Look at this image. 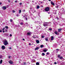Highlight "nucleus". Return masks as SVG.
I'll return each instance as SVG.
<instances>
[{
  "instance_id": "nucleus-1",
  "label": "nucleus",
  "mask_w": 65,
  "mask_h": 65,
  "mask_svg": "<svg viewBox=\"0 0 65 65\" xmlns=\"http://www.w3.org/2000/svg\"><path fill=\"white\" fill-rule=\"evenodd\" d=\"M3 42L5 45H7L8 44V42L6 40H4Z\"/></svg>"
},
{
  "instance_id": "nucleus-2",
  "label": "nucleus",
  "mask_w": 65,
  "mask_h": 65,
  "mask_svg": "<svg viewBox=\"0 0 65 65\" xmlns=\"http://www.w3.org/2000/svg\"><path fill=\"white\" fill-rule=\"evenodd\" d=\"M49 9L50 8H49V7H47L45 8V11H49Z\"/></svg>"
},
{
  "instance_id": "nucleus-3",
  "label": "nucleus",
  "mask_w": 65,
  "mask_h": 65,
  "mask_svg": "<svg viewBox=\"0 0 65 65\" xmlns=\"http://www.w3.org/2000/svg\"><path fill=\"white\" fill-rule=\"evenodd\" d=\"M54 33L56 35H59V32H58V31H55Z\"/></svg>"
},
{
  "instance_id": "nucleus-4",
  "label": "nucleus",
  "mask_w": 65,
  "mask_h": 65,
  "mask_svg": "<svg viewBox=\"0 0 65 65\" xmlns=\"http://www.w3.org/2000/svg\"><path fill=\"white\" fill-rule=\"evenodd\" d=\"M1 48L2 50H5V47L4 45H3L2 46Z\"/></svg>"
},
{
  "instance_id": "nucleus-5",
  "label": "nucleus",
  "mask_w": 65,
  "mask_h": 65,
  "mask_svg": "<svg viewBox=\"0 0 65 65\" xmlns=\"http://www.w3.org/2000/svg\"><path fill=\"white\" fill-rule=\"evenodd\" d=\"M2 8L3 10H5L6 9V6H3L2 7Z\"/></svg>"
},
{
  "instance_id": "nucleus-6",
  "label": "nucleus",
  "mask_w": 65,
  "mask_h": 65,
  "mask_svg": "<svg viewBox=\"0 0 65 65\" xmlns=\"http://www.w3.org/2000/svg\"><path fill=\"white\" fill-rule=\"evenodd\" d=\"M8 62L10 64H12L13 63L12 61L11 60H9V61Z\"/></svg>"
},
{
  "instance_id": "nucleus-7",
  "label": "nucleus",
  "mask_w": 65,
  "mask_h": 65,
  "mask_svg": "<svg viewBox=\"0 0 65 65\" xmlns=\"http://www.w3.org/2000/svg\"><path fill=\"white\" fill-rule=\"evenodd\" d=\"M48 25V24H46L44 23L43 24V25L44 26V27H46V26H47Z\"/></svg>"
},
{
  "instance_id": "nucleus-8",
  "label": "nucleus",
  "mask_w": 65,
  "mask_h": 65,
  "mask_svg": "<svg viewBox=\"0 0 65 65\" xmlns=\"http://www.w3.org/2000/svg\"><path fill=\"white\" fill-rule=\"evenodd\" d=\"M36 41L37 43H39V41L38 40H36Z\"/></svg>"
},
{
  "instance_id": "nucleus-9",
  "label": "nucleus",
  "mask_w": 65,
  "mask_h": 65,
  "mask_svg": "<svg viewBox=\"0 0 65 65\" xmlns=\"http://www.w3.org/2000/svg\"><path fill=\"white\" fill-rule=\"evenodd\" d=\"M38 49H39V47H36V48H35V51H36V50H38Z\"/></svg>"
},
{
  "instance_id": "nucleus-10",
  "label": "nucleus",
  "mask_w": 65,
  "mask_h": 65,
  "mask_svg": "<svg viewBox=\"0 0 65 65\" xmlns=\"http://www.w3.org/2000/svg\"><path fill=\"white\" fill-rule=\"evenodd\" d=\"M61 30H62V29H61V28L59 29H58V32H60V31H61Z\"/></svg>"
},
{
  "instance_id": "nucleus-11",
  "label": "nucleus",
  "mask_w": 65,
  "mask_h": 65,
  "mask_svg": "<svg viewBox=\"0 0 65 65\" xmlns=\"http://www.w3.org/2000/svg\"><path fill=\"white\" fill-rule=\"evenodd\" d=\"M51 4L52 5H55V4H54L52 2H51Z\"/></svg>"
},
{
  "instance_id": "nucleus-12",
  "label": "nucleus",
  "mask_w": 65,
  "mask_h": 65,
  "mask_svg": "<svg viewBox=\"0 0 65 65\" xmlns=\"http://www.w3.org/2000/svg\"><path fill=\"white\" fill-rule=\"evenodd\" d=\"M54 40V37L51 36V40L52 41V40Z\"/></svg>"
},
{
  "instance_id": "nucleus-13",
  "label": "nucleus",
  "mask_w": 65,
  "mask_h": 65,
  "mask_svg": "<svg viewBox=\"0 0 65 65\" xmlns=\"http://www.w3.org/2000/svg\"><path fill=\"white\" fill-rule=\"evenodd\" d=\"M45 40H46V41H48V38H45Z\"/></svg>"
},
{
  "instance_id": "nucleus-14",
  "label": "nucleus",
  "mask_w": 65,
  "mask_h": 65,
  "mask_svg": "<svg viewBox=\"0 0 65 65\" xmlns=\"http://www.w3.org/2000/svg\"><path fill=\"white\" fill-rule=\"evenodd\" d=\"M40 7L38 5L37 7V9H39Z\"/></svg>"
},
{
  "instance_id": "nucleus-15",
  "label": "nucleus",
  "mask_w": 65,
  "mask_h": 65,
  "mask_svg": "<svg viewBox=\"0 0 65 65\" xmlns=\"http://www.w3.org/2000/svg\"><path fill=\"white\" fill-rule=\"evenodd\" d=\"M36 65H39V63L38 62H37L36 63Z\"/></svg>"
},
{
  "instance_id": "nucleus-16",
  "label": "nucleus",
  "mask_w": 65,
  "mask_h": 65,
  "mask_svg": "<svg viewBox=\"0 0 65 65\" xmlns=\"http://www.w3.org/2000/svg\"><path fill=\"white\" fill-rule=\"evenodd\" d=\"M59 58L60 59V60H62V59H63V57L61 56L60 57H59Z\"/></svg>"
},
{
  "instance_id": "nucleus-17",
  "label": "nucleus",
  "mask_w": 65,
  "mask_h": 65,
  "mask_svg": "<svg viewBox=\"0 0 65 65\" xmlns=\"http://www.w3.org/2000/svg\"><path fill=\"white\" fill-rule=\"evenodd\" d=\"M42 56H44L45 55V54L44 53H42Z\"/></svg>"
},
{
  "instance_id": "nucleus-18",
  "label": "nucleus",
  "mask_w": 65,
  "mask_h": 65,
  "mask_svg": "<svg viewBox=\"0 0 65 65\" xmlns=\"http://www.w3.org/2000/svg\"><path fill=\"white\" fill-rule=\"evenodd\" d=\"M2 60H1V61H0V64H2Z\"/></svg>"
},
{
  "instance_id": "nucleus-19",
  "label": "nucleus",
  "mask_w": 65,
  "mask_h": 65,
  "mask_svg": "<svg viewBox=\"0 0 65 65\" xmlns=\"http://www.w3.org/2000/svg\"><path fill=\"white\" fill-rule=\"evenodd\" d=\"M27 35H31V33H27Z\"/></svg>"
},
{
  "instance_id": "nucleus-20",
  "label": "nucleus",
  "mask_w": 65,
  "mask_h": 65,
  "mask_svg": "<svg viewBox=\"0 0 65 65\" xmlns=\"http://www.w3.org/2000/svg\"><path fill=\"white\" fill-rule=\"evenodd\" d=\"M19 13H21V10H20L19 11Z\"/></svg>"
},
{
  "instance_id": "nucleus-21",
  "label": "nucleus",
  "mask_w": 65,
  "mask_h": 65,
  "mask_svg": "<svg viewBox=\"0 0 65 65\" xmlns=\"http://www.w3.org/2000/svg\"><path fill=\"white\" fill-rule=\"evenodd\" d=\"M43 45H41L40 47L41 48H42V47H43Z\"/></svg>"
},
{
  "instance_id": "nucleus-22",
  "label": "nucleus",
  "mask_w": 65,
  "mask_h": 65,
  "mask_svg": "<svg viewBox=\"0 0 65 65\" xmlns=\"http://www.w3.org/2000/svg\"><path fill=\"white\" fill-rule=\"evenodd\" d=\"M55 18L57 19V20H59V18H58V17H56H56H55Z\"/></svg>"
},
{
  "instance_id": "nucleus-23",
  "label": "nucleus",
  "mask_w": 65,
  "mask_h": 65,
  "mask_svg": "<svg viewBox=\"0 0 65 65\" xmlns=\"http://www.w3.org/2000/svg\"><path fill=\"white\" fill-rule=\"evenodd\" d=\"M5 28H6V29H8V27L7 26H6L5 27Z\"/></svg>"
},
{
  "instance_id": "nucleus-24",
  "label": "nucleus",
  "mask_w": 65,
  "mask_h": 65,
  "mask_svg": "<svg viewBox=\"0 0 65 65\" xmlns=\"http://www.w3.org/2000/svg\"><path fill=\"white\" fill-rule=\"evenodd\" d=\"M43 51L44 52H46V51H47V50H43Z\"/></svg>"
},
{
  "instance_id": "nucleus-25",
  "label": "nucleus",
  "mask_w": 65,
  "mask_h": 65,
  "mask_svg": "<svg viewBox=\"0 0 65 65\" xmlns=\"http://www.w3.org/2000/svg\"><path fill=\"white\" fill-rule=\"evenodd\" d=\"M27 18L25 17V20H26V21H27Z\"/></svg>"
},
{
  "instance_id": "nucleus-26",
  "label": "nucleus",
  "mask_w": 65,
  "mask_h": 65,
  "mask_svg": "<svg viewBox=\"0 0 65 65\" xmlns=\"http://www.w3.org/2000/svg\"><path fill=\"white\" fill-rule=\"evenodd\" d=\"M41 37L42 38H43L44 37V36H41Z\"/></svg>"
},
{
  "instance_id": "nucleus-27",
  "label": "nucleus",
  "mask_w": 65,
  "mask_h": 65,
  "mask_svg": "<svg viewBox=\"0 0 65 65\" xmlns=\"http://www.w3.org/2000/svg\"><path fill=\"white\" fill-rule=\"evenodd\" d=\"M34 38H36V36H33Z\"/></svg>"
},
{
  "instance_id": "nucleus-28",
  "label": "nucleus",
  "mask_w": 65,
  "mask_h": 65,
  "mask_svg": "<svg viewBox=\"0 0 65 65\" xmlns=\"http://www.w3.org/2000/svg\"><path fill=\"white\" fill-rule=\"evenodd\" d=\"M12 12H13V13H14L15 12V11L14 10H13Z\"/></svg>"
},
{
  "instance_id": "nucleus-29",
  "label": "nucleus",
  "mask_w": 65,
  "mask_h": 65,
  "mask_svg": "<svg viewBox=\"0 0 65 65\" xmlns=\"http://www.w3.org/2000/svg\"><path fill=\"white\" fill-rule=\"evenodd\" d=\"M44 23H46V24H50V22H44Z\"/></svg>"
},
{
  "instance_id": "nucleus-30",
  "label": "nucleus",
  "mask_w": 65,
  "mask_h": 65,
  "mask_svg": "<svg viewBox=\"0 0 65 65\" xmlns=\"http://www.w3.org/2000/svg\"><path fill=\"white\" fill-rule=\"evenodd\" d=\"M60 55H58V58H60Z\"/></svg>"
},
{
  "instance_id": "nucleus-31",
  "label": "nucleus",
  "mask_w": 65,
  "mask_h": 65,
  "mask_svg": "<svg viewBox=\"0 0 65 65\" xmlns=\"http://www.w3.org/2000/svg\"><path fill=\"white\" fill-rule=\"evenodd\" d=\"M8 58H9V59H10V58H11V56H8Z\"/></svg>"
},
{
  "instance_id": "nucleus-32",
  "label": "nucleus",
  "mask_w": 65,
  "mask_h": 65,
  "mask_svg": "<svg viewBox=\"0 0 65 65\" xmlns=\"http://www.w3.org/2000/svg\"><path fill=\"white\" fill-rule=\"evenodd\" d=\"M20 25H23V23H20Z\"/></svg>"
},
{
  "instance_id": "nucleus-33",
  "label": "nucleus",
  "mask_w": 65,
  "mask_h": 65,
  "mask_svg": "<svg viewBox=\"0 0 65 65\" xmlns=\"http://www.w3.org/2000/svg\"><path fill=\"white\" fill-rule=\"evenodd\" d=\"M2 55H1V56H0V58H2Z\"/></svg>"
},
{
  "instance_id": "nucleus-34",
  "label": "nucleus",
  "mask_w": 65,
  "mask_h": 65,
  "mask_svg": "<svg viewBox=\"0 0 65 65\" xmlns=\"http://www.w3.org/2000/svg\"><path fill=\"white\" fill-rule=\"evenodd\" d=\"M49 30H52V28H49Z\"/></svg>"
},
{
  "instance_id": "nucleus-35",
  "label": "nucleus",
  "mask_w": 65,
  "mask_h": 65,
  "mask_svg": "<svg viewBox=\"0 0 65 65\" xmlns=\"http://www.w3.org/2000/svg\"><path fill=\"white\" fill-rule=\"evenodd\" d=\"M48 54H49V53L48 52H47L46 53V55H48Z\"/></svg>"
},
{
  "instance_id": "nucleus-36",
  "label": "nucleus",
  "mask_w": 65,
  "mask_h": 65,
  "mask_svg": "<svg viewBox=\"0 0 65 65\" xmlns=\"http://www.w3.org/2000/svg\"><path fill=\"white\" fill-rule=\"evenodd\" d=\"M54 64H57V62H55L54 63Z\"/></svg>"
},
{
  "instance_id": "nucleus-37",
  "label": "nucleus",
  "mask_w": 65,
  "mask_h": 65,
  "mask_svg": "<svg viewBox=\"0 0 65 65\" xmlns=\"http://www.w3.org/2000/svg\"><path fill=\"white\" fill-rule=\"evenodd\" d=\"M26 16H25V15L23 16V18H26Z\"/></svg>"
},
{
  "instance_id": "nucleus-38",
  "label": "nucleus",
  "mask_w": 65,
  "mask_h": 65,
  "mask_svg": "<svg viewBox=\"0 0 65 65\" xmlns=\"http://www.w3.org/2000/svg\"><path fill=\"white\" fill-rule=\"evenodd\" d=\"M4 29H5V28H3V29L2 30H4Z\"/></svg>"
},
{
  "instance_id": "nucleus-39",
  "label": "nucleus",
  "mask_w": 65,
  "mask_h": 65,
  "mask_svg": "<svg viewBox=\"0 0 65 65\" xmlns=\"http://www.w3.org/2000/svg\"><path fill=\"white\" fill-rule=\"evenodd\" d=\"M19 4L20 5H22V3H20Z\"/></svg>"
},
{
  "instance_id": "nucleus-40",
  "label": "nucleus",
  "mask_w": 65,
  "mask_h": 65,
  "mask_svg": "<svg viewBox=\"0 0 65 65\" xmlns=\"http://www.w3.org/2000/svg\"><path fill=\"white\" fill-rule=\"evenodd\" d=\"M23 64H24V65H26V63L25 62H24L23 63Z\"/></svg>"
},
{
  "instance_id": "nucleus-41",
  "label": "nucleus",
  "mask_w": 65,
  "mask_h": 65,
  "mask_svg": "<svg viewBox=\"0 0 65 65\" xmlns=\"http://www.w3.org/2000/svg\"><path fill=\"white\" fill-rule=\"evenodd\" d=\"M10 21L11 22H12V20H10Z\"/></svg>"
},
{
  "instance_id": "nucleus-42",
  "label": "nucleus",
  "mask_w": 65,
  "mask_h": 65,
  "mask_svg": "<svg viewBox=\"0 0 65 65\" xmlns=\"http://www.w3.org/2000/svg\"><path fill=\"white\" fill-rule=\"evenodd\" d=\"M10 36H12V35H11V34H10Z\"/></svg>"
},
{
  "instance_id": "nucleus-43",
  "label": "nucleus",
  "mask_w": 65,
  "mask_h": 65,
  "mask_svg": "<svg viewBox=\"0 0 65 65\" xmlns=\"http://www.w3.org/2000/svg\"><path fill=\"white\" fill-rule=\"evenodd\" d=\"M31 15H32V16H33V15L32 14H31L30 15V16H31Z\"/></svg>"
},
{
  "instance_id": "nucleus-44",
  "label": "nucleus",
  "mask_w": 65,
  "mask_h": 65,
  "mask_svg": "<svg viewBox=\"0 0 65 65\" xmlns=\"http://www.w3.org/2000/svg\"><path fill=\"white\" fill-rule=\"evenodd\" d=\"M36 12V11L35 10L34 11V12H33V13H34V12Z\"/></svg>"
},
{
  "instance_id": "nucleus-45",
  "label": "nucleus",
  "mask_w": 65,
  "mask_h": 65,
  "mask_svg": "<svg viewBox=\"0 0 65 65\" xmlns=\"http://www.w3.org/2000/svg\"><path fill=\"white\" fill-rule=\"evenodd\" d=\"M0 32H2V30H0Z\"/></svg>"
},
{
  "instance_id": "nucleus-46",
  "label": "nucleus",
  "mask_w": 65,
  "mask_h": 65,
  "mask_svg": "<svg viewBox=\"0 0 65 65\" xmlns=\"http://www.w3.org/2000/svg\"><path fill=\"white\" fill-rule=\"evenodd\" d=\"M9 49H10V50H11V47H9Z\"/></svg>"
},
{
  "instance_id": "nucleus-47",
  "label": "nucleus",
  "mask_w": 65,
  "mask_h": 65,
  "mask_svg": "<svg viewBox=\"0 0 65 65\" xmlns=\"http://www.w3.org/2000/svg\"><path fill=\"white\" fill-rule=\"evenodd\" d=\"M29 45H31V43H29Z\"/></svg>"
},
{
  "instance_id": "nucleus-48",
  "label": "nucleus",
  "mask_w": 65,
  "mask_h": 65,
  "mask_svg": "<svg viewBox=\"0 0 65 65\" xmlns=\"http://www.w3.org/2000/svg\"><path fill=\"white\" fill-rule=\"evenodd\" d=\"M56 7V8H58V6H57L56 7Z\"/></svg>"
},
{
  "instance_id": "nucleus-49",
  "label": "nucleus",
  "mask_w": 65,
  "mask_h": 65,
  "mask_svg": "<svg viewBox=\"0 0 65 65\" xmlns=\"http://www.w3.org/2000/svg\"><path fill=\"white\" fill-rule=\"evenodd\" d=\"M23 12H24V11H25V10H23Z\"/></svg>"
},
{
  "instance_id": "nucleus-50",
  "label": "nucleus",
  "mask_w": 65,
  "mask_h": 65,
  "mask_svg": "<svg viewBox=\"0 0 65 65\" xmlns=\"http://www.w3.org/2000/svg\"><path fill=\"white\" fill-rule=\"evenodd\" d=\"M7 29H6L5 30V32H7Z\"/></svg>"
},
{
  "instance_id": "nucleus-51",
  "label": "nucleus",
  "mask_w": 65,
  "mask_h": 65,
  "mask_svg": "<svg viewBox=\"0 0 65 65\" xmlns=\"http://www.w3.org/2000/svg\"><path fill=\"white\" fill-rule=\"evenodd\" d=\"M8 2H10V1H8Z\"/></svg>"
},
{
  "instance_id": "nucleus-52",
  "label": "nucleus",
  "mask_w": 65,
  "mask_h": 65,
  "mask_svg": "<svg viewBox=\"0 0 65 65\" xmlns=\"http://www.w3.org/2000/svg\"><path fill=\"white\" fill-rule=\"evenodd\" d=\"M1 4H2V3H0V5H1Z\"/></svg>"
},
{
  "instance_id": "nucleus-53",
  "label": "nucleus",
  "mask_w": 65,
  "mask_h": 65,
  "mask_svg": "<svg viewBox=\"0 0 65 65\" xmlns=\"http://www.w3.org/2000/svg\"><path fill=\"white\" fill-rule=\"evenodd\" d=\"M3 33H4L5 31H3Z\"/></svg>"
},
{
  "instance_id": "nucleus-54",
  "label": "nucleus",
  "mask_w": 65,
  "mask_h": 65,
  "mask_svg": "<svg viewBox=\"0 0 65 65\" xmlns=\"http://www.w3.org/2000/svg\"><path fill=\"white\" fill-rule=\"evenodd\" d=\"M59 50V49H56V51H58Z\"/></svg>"
},
{
  "instance_id": "nucleus-55",
  "label": "nucleus",
  "mask_w": 65,
  "mask_h": 65,
  "mask_svg": "<svg viewBox=\"0 0 65 65\" xmlns=\"http://www.w3.org/2000/svg\"><path fill=\"white\" fill-rule=\"evenodd\" d=\"M23 40H25V39H23Z\"/></svg>"
},
{
  "instance_id": "nucleus-56",
  "label": "nucleus",
  "mask_w": 65,
  "mask_h": 65,
  "mask_svg": "<svg viewBox=\"0 0 65 65\" xmlns=\"http://www.w3.org/2000/svg\"><path fill=\"white\" fill-rule=\"evenodd\" d=\"M39 29H41V28H40V27H39Z\"/></svg>"
},
{
  "instance_id": "nucleus-57",
  "label": "nucleus",
  "mask_w": 65,
  "mask_h": 65,
  "mask_svg": "<svg viewBox=\"0 0 65 65\" xmlns=\"http://www.w3.org/2000/svg\"><path fill=\"white\" fill-rule=\"evenodd\" d=\"M17 17H19V15H17Z\"/></svg>"
},
{
  "instance_id": "nucleus-58",
  "label": "nucleus",
  "mask_w": 65,
  "mask_h": 65,
  "mask_svg": "<svg viewBox=\"0 0 65 65\" xmlns=\"http://www.w3.org/2000/svg\"><path fill=\"white\" fill-rule=\"evenodd\" d=\"M49 1H51V0H48Z\"/></svg>"
},
{
  "instance_id": "nucleus-59",
  "label": "nucleus",
  "mask_w": 65,
  "mask_h": 65,
  "mask_svg": "<svg viewBox=\"0 0 65 65\" xmlns=\"http://www.w3.org/2000/svg\"><path fill=\"white\" fill-rule=\"evenodd\" d=\"M34 2V1H32V2Z\"/></svg>"
},
{
  "instance_id": "nucleus-60",
  "label": "nucleus",
  "mask_w": 65,
  "mask_h": 65,
  "mask_svg": "<svg viewBox=\"0 0 65 65\" xmlns=\"http://www.w3.org/2000/svg\"><path fill=\"white\" fill-rule=\"evenodd\" d=\"M15 3L17 2V1H15Z\"/></svg>"
},
{
  "instance_id": "nucleus-61",
  "label": "nucleus",
  "mask_w": 65,
  "mask_h": 65,
  "mask_svg": "<svg viewBox=\"0 0 65 65\" xmlns=\"http://www.w3.org/2000/svg\"><path fill=\"white\" fill-rule=\"evenodd\" d=\"M49 13V14H50V13Z\"/></svg>"
},
{
  "instance_id": "nucleus-62",
  "label": "nucleus",
  "mask_w": 65,
  "mask_h": 65,
  "mask_svg": "<svg viewBox=\"0 0 65 65\" xmlns=\"http://www.w3.org/2000/svg\"><path fill=\"white\" fill-rule=\"evenodd\" d=\"M50 65H52V64H50Z\"/></svg>"
},
{
  "instance_id": "nucleus-63",
  "label": "nucleus",
  "mask_w": 65,
  "mask_h": 65,
  "mask_svg": "<svg viewBox=\"0 0 65 65\" xmlns=\"http://www.w3.org/2000/svg\"><path fill=\"white\" fill-rule=\"evenodd\" d=\"M35 46V45L34 46Z\"/></svg>"
},
{
  "instance_id": "nucleus-64",
  "label": "nucleus",
  "mask_w": 65,
  "mask_h": 65,
  "mask_svg": "<svg viewBox=\"0 0 65 65\" xmlns=\"http://www.w3.org/2000/svg\"><path fill=\"white\" fill-rule=\"evenodd\" d=\"M28 18H29V17H28Z\"/></svg>"
}]
</instances>
